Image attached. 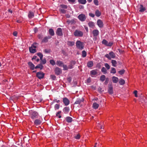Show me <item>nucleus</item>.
I'll return each instance as SVG.
<instances>
[{
	"instance_id": "f257e3e1",
	"label": "nucleus",
	"mask_w": 147,
	"mask_h": 147,
	"mask_svg": "<svg viewBox=\"0 0 147 147\" xmlns=\"http://www.w3.org/2000/svg\"><path fill=\"white\" fill-rule=\"evenodd\" d=\"M105 57L109 60H111V58L114 59L116 55L115 53L113 51H111L109 54H106Z\"/></svg>"
},
{
	"instance_id": "f03ea898",
	"label": "nucleus",
	"mask_w": 147,
	"mask_h": 147,
	"mask_svg": "<svg viewBox=\"0 0 147 147\" xmlns=\"http://www.w3.org/2000/svg\"><path fill=\"white\" fill-rule=\"evenodd\" d=\"M76 46L78 49L80 50L83 49L84 46V43L80 40H78L76 41Z\"/></svg>"
},
{
	"instance_id": "7ed1b4c3",
	"label": "nucleus",
	"mask_w": 147,
	"mask_h": 147,
	"mask_svg": "<svg viewBox=\"0 0 147 147\" xmlns=\"http://www.w3.org/2000/svg\"><path fill=\"white\" fill-rule=\"evenodd\" d=\"M74 34L75 36L82 37L83 35V33L81 31L76 30L74 32Z\"/></svg>"
},
{
	"instance_id": "20e7f679",
	"label": "nucleus",
	"mask_w": 147,
	"mask_h": 147,
	"mask_svg": "<svg viewBox=\"0 0 147 147\" xmlns=\"http://www.w3.org/2000/svg\"><path fill=\"white\" fill-rule=\"evenodd\" d=\"M55 74L57 75H60L62 73L61 69L58 67H56L54 70Z\"/></svg>"
},
{
	"instance_id": "39448f33",
	"label": "nucleus",
	"mask_w": 147,
	"mask_h": 147,
	"mask_svg": "<svg viewBox=\"0 0 147 147\" xmlns=\"http://www.w3.org/2000/svg\"><path fill=\"white\" fill-rule=\"evenodd\" d=\"M138 9L139 11L141 12H144L146 9L145 7H144L142 4L138 6Z\"/></svg>"
},
{
	"instance_id": "423d86ee",
	"label": "nucleus",
	"mask_w": 147,
	"mask_h": 147,
	"mask_svg": "<svg viewBox=\"0 0 147 147\" xmlns=\"http://www.w3.org/2000/svg\"><path fill=\"white\" fill-rule=\"evenodd\" d=\"M45 74L41 71H40L37 73L36 76L39 79H41L44 77Z\"/></svg>"
},
{
	"instance_id": "0eeeda50",
	"label": "nucleus",
	"mask_w": 147,
	"mask_h": 147,
	"mask_svg": "<svg viewBox=\"0 0 147 147\" xmlns=\"http://www.w3.org/2000/svg\"><path fill=\"white\" fill-rule=\"evenodd\" d=\"M38 113L34 111L33 112L31 116V117L32 119H34L38 118Z\"/></svg>"
},
{
	"instance_id": "6e6552de",
	"label": "nucleus",
	"mask_w": 147,
	"mask_h": 147,
	"mask_svg": "<svg viewBox=\"0 0 147 147\" xmlns=\"http://www.w3.org/2000/svg\"><path fill=\"white\" fill-rule=\"evenodd\" d=\"M56 34L59 36H62L63 35L62 29L60 28H58L56 31Z\"/></svg>"
},
{
	"instance_id": "1a4fd4ad",
	"label": "nucleus",
	"mask_w": 147,
	"mask_h": 147,
	"mask_svg": "<svg viewBox=\"0 0 147 147\" xmlns=\"http://www.w3.org/2000/svg\"><path fill=\"white\" fill-rule=\"evenodd\" d=\"M78 19L81 21H84L86 19V16L84 14H81L78 16Z\"/></svg>"
},
{
	"instance_id": "9d476101",
	"label": "nucleus",
	"mask_w": 147,
	"mask_h": 147,
	"mask_svg": "<svg viewBox=\"0 0 147 147\" xmlns=\"http://www.w3.org/2000/svg\"><path fill=\"white\" fill-rule=\"evenodd\" d=\"M63 101L65 106L68 105L69 103V101L67 98H63Z\"/></svg>"
},
{
	"instance_id": "9b49d317",
	"label": "nucleus",
	"mask_w": 147,
	"mask_h": 147,
	"mask_svg": "<svg viewBox=\"0 0 147 147\" xmlns=\"http://www.w3.org/2000/svg\"><path fill=\"white\" fill-rule=\"evenodd\" d=\"M84 101V99L83 98H78L77 99L76 101L75 102L74 104H79L81 102H83Z\"/></svg>"
},
{
	"instance_id": "f8f14e48",
	"label": "nucleus",
	"mask_w": 147,
	"mask_h": 147,
	"mask_svg": "<svg viewBox=\"0 0 147 147\" xmlns=\"http://www.w3.org/2000/svg\"><path fill=\"white\" fill-rule=\"evenodd\" d=\"M98 70L94 69L91 71L90 72V73L92 77H93V76H94L96 75L97 74Z\"/></svg>"
},
{
	"instance_id": "ddd939ff",
	"label": "nucleus",
	"mask_w": 147,
	"mask_h": 147,
	"mask_svg": "<svg viewBox=\"0 0 147 147\" xmlns=\"http://www.w3.org/2000/svg\"><path fill=\"white\" fill-rule=\"evenodd\" d=\"M97 24L100 28H102L103 26V24L101 20L99 19L97 21Z\"/></svg>"
},
{
	"instance_id": "4468645a",
	"label": "nucleus",
	"mask_w": 147,
	"mask_h": 147,
	"mask_svg": "<svg viewBox=\"0 0 147 147\" xmlns=\"http://www.w3.org/2000/svg\"><path fill=\"white\" fill-rule=\"evenodd\" d=\"M108 92L110 94H112L113 93V87L111 85H110L109 86Z\"/></svg>"
},
{
	"instance_id": "2eb2a0df",
	"label": "nucleus",
	"mask_w": 147,
	"mask_h": 147,
	"mask_svg": "<svg viewBox=\"0 0 147 147\" xmlns=\"http://www.w3.org/2000/svg\"><path fill=\"white\" fill-rule=\"evenodd\" d=\"M92 33L94 36L96 37L98 35L99 32L98 30L95 29L93 30Z\"/></svg>"
},
{
	"instance_id": "dca6fc26",
	"label": "nucleus",
	"mask_w": 147,
	"mask_h": 147,
	"mask_svg": "<svg viewBox=\"0 0 147 147\" xmlns=\"http://www.w3.org/2000/svg\"><path fill=\"white\" fill-rule=\"evenodd\" d=\"M28 64L30 67V69L31 70H33L35 68L34 65L32 62H28Z\"/></svg>"
},
{
	"instance_id": "f3484780",
	"label": "nucleus",
	"mask_w": 147,
	"mask_h": 147,
	"mask_svg": "<svg viewBox=\"0 0 147 147\" xmlns=\"http://www.w3.org/2000/svg\"><path fill=\"white\" fill-rule=\"evenodd\" d=\"M51 38V37L48 36H47L45 37L42 40V42H48V40Z\"/></svg>"
},
{
	"instance_id": "a211bd4d",
	"label": "nucleus",
	"mask_w": 147,
	"mask_h": 147,
	"mask_svg": "<svg viewBox=\"0 0 147 147\" xmlns=\"http://www.w3.org/2000/svg\"><path fill=\"white\" fill-rule=\"evenodd\" d=\"M41 123V120L39 119H36L35 120L34 122V124L36 125H40Z\"/></svg>"
},
{
	"instance_id": "6ab92c4d",
	"label": "nucleus",
	"mask_w": 147,
	"mask_h": 147,
	"mask_svg": "<svg viewBox=\"0 0 147 147\" xmlns=\"http://www.w3.org/2000/svg\"><path fill=\"white\" fill-rule=\"evenodd\" d=\"M63 111L65 113L67 114L69 111V107H65L63 108Z\"/></svg>"
},
{
	"instance_id": "aec40b11",
	"label": "nucleus",
	"mask_w": 147,
	"mask_h": 147,
	"mask_svg": "<svg viewBox=\"0 0 147 147\" xmlns=\"http://www.w3.org/2000/svg\"><path fill=\"white\" fill-rule=\"evenodd\" d=\"M28 16L29 18L31 19L34 17V13L32 11H30L28 13Z\"/></svg>"
},
{
	"instance_id": "412c9836",
	"label": "nucleus",
	"mask_w": 147,
	"mask_h": 147,
	"mask_svg": "<svg viewBox=\"0 0 147 147\" xmlns=\"http://www.w3.org/2000/svg\"><path fill=\"white\" fill-rule=\"evenodd\" d=\"M88 25L90 27L92 28H93L95 26L94 23L91 21L89 22Z\"/></svg>"
},
{
	"instance_id": "4be33fe9",
	"label": "nucleus",
	"mask_w": 147,
	"mask_h": 147,
	"mask_svg": "<svg viewBox=\"0 0 147 147\" xmlns=\"http://www.w3.org/2000/svg\"><path fill=\"white\" fill-rule=\"evenodd\" d=\"M30 52L31 53H34L36 52V49L33 48L32 47H29V48Z\"/></svg>"
},
{
	"instance_id": "5701e85b",
	"label": "nucleus",
	"mask_w": 147,
	"mask_h": 147,
	"mask_svg": "<svg viewBox=\"0 0 147 147\" xmlns=\"http://www.w3.org/2000/svg\"><path fill=\"white\" fill-rule=\"evenodd\" d=\"M112 81L114 83H117L118 81V78L115 76H113L112 77Z\"/></svg>"
},
{
	"instance_id": "b1692460",
	"label": "nucleus",
	"mask_w": 147,
	"mask_h": 147,
	"mask_svg": "<svg viewBox=\"0 0 147 147\" xmlns=\"http://www.w3.org/2000/svg\"><path fill=\"white\" fill-rule=\"evenodd\" d=\"M65 119L66 121L68 123H71L72 121V118L70 117H67Z\"/></svg>"
},
{
	"instance_id": "393cba45",
	"label": "nucleus",
	"mask_w": 147,
	"mask_h": 147,
	"mask_svg": "<svg viewBox=\"0 0 147 147\" xmlns=\"http://www.w3.org/2000/svg\"><path fill=\"white\" fill-rule=\"evenodd\" d=\"M75 42L74 41H67V45L69 46H72L74 45Z\"/></svg>"
},
{
	"instance_id": "a878e982",
	"label": "nucleus",
	"mask_w": 147,
	"mask_h": 147,
	"mask_svg": "<svg viewBox=\"0 0 147 147\" xmlns=\"http://www.w3.org/2000/svg\"><path fill=\"white\" fill-rule=\"evenodd\" d=\"M95 14L96 16L99 17L100 16L101 13L98 10H96L95 11Z\"/></svg>"
},
{
	"instance_id": "bb28decb",
	"label": "nucleus",
	"mask_w": 147,
	"mask_h": 147,
	"mask_svg": "<svg viewBox=\"0 0 147 147\" xmlns=\"http://www.w3.org/2000/svg\"><path fill=\"white\" fill-rule=\"evenodd\" d=\"M56 64L59 66H61L63 65V63L62 61H57L56 62Z\"/></svg>"
},
{
	"instance_id": "cd10ccee",
	"label": "nucleus",
	"mask_w": 147,
	"mask_h": 147,
	"mask_svg": "<svg viewBox=\"0 0 147 147\" xmlns=\"http://www.w3.org/2000/svg\"><path fill=\"white\" fill-rule=\"evenodd\" d=\"M99 106V104L97 103L96 102H94L93 104V107L94 109H98Z\"/></svg>"
},
{
	"instance_id": "c85d7f7f",
	"label": "nucleus",
	"mask_w": 147,
	"mask_h": 147,
	"mask_svg": "<svg viewBox=\"0 0 147 147\" xmlns=\"http://www.w3.org/2000/svg\"><path fill=\"white\" fill-rule=\"evenodd\" d=\"M106 76L104 75H101L100 78V80L102 82H103L106 79Z\"/></svg>"
},
{
	"instance_id": "c756f323",
	"label": "nucleus",
	"mask_w": 147,
	"mask_h": 147,
	"mask_svg": "<svg viewBox=\"0 0 147 147\" xmlns=\"http://www.w3.org/2000/svg\"><path fill=\"white\" fill-rule=\"evenodd\" d=\"M49 34L52 36H54L55 34L54 31L53 29L52 28H50L49 29Z\"/></svg>"
},
{
	"instance_id": "7c9ffc66",
	"label": "nucleus",
	"mask_w": 147,
	"mask_h": 147,
	"mask_svg": "<svg viewBox=\"0 0 147 147\" xmlns=\"http://www.w3.org/2000/svg\"><path fill=\"white\" fill-rule=\"evenodd\" d=\"M43 68V66L41 63L35 67V69L40 68L41 70Z\"/></svg>"
},
{
	"instance_id": "2f4dec72",
	"label": "nucleus",
	"mask_w": 147,
	"mask_h": 147,
	"mask_svg": "<svg viewBox=\"0 0 147 147\" xmlns=\"http://www.w3.org/2000/svg\"><path fill=\"white\" fill-rule=\"evenodd\" d=\"M93 63L92 61H90L88 62L87 66L88 67H91L93 65Z\"/></svg>"
},
{
	"instance_id": "473e14b6",
	"label": "nucleus",
	"mask_w": 147,
	"mask_h": 147,
	"mask_svg": "<svg viewBox=\"0 0 147 147\" xmlns=\"http://www.w3.org/2000/svg\"><path fill=\"white\" fill-rule=\"evenodd\" d=\"M111 63L113 66L115 67L116 66L117 62L116 60H112Z\"/></svg>"
},
{
	"instance_id": "72a5a7b5",
	"label": "nucleus",
	"mask_w": 147,
	"mask_h": 147,
	"mask_svg": "<svg viewBox=\"0 0 147 147\" xmlns=\"http://www.w3.org/2000/svg\"><path fill=\"white\" fill-rule=\"evenodd\" d=\"M78 1L80 3L82 4H85L86 3V0H78Z\"/></svg>"
},
{
	"instance_id": "f704fd0d",
	"label": "nucleus",
	"mask_w": 147,
	"mask_h": 147,
	"mask_svg": "<svg viewBox=\"0 0 147 147\" xmlns=\"http://www.w3.org/2000/svg\"><path fill=\"white\" fill-rule=\"evenodd\" d=\"M119 83L120 85H123L125 84V81L124 80L121 79L119 81Z\"/></svg>"
},
{
	"instance_id": "c9c22d12",
	"label": "nucleus",
	"mask_w": 147,
	"mask_h": 147,
	"mask_svg": "<svg viewBox=\"0 0 147 147\" xmlns=\"http://www.w3.org/2000/svg\"><path fill=\"white\" fill-rule=\"evenodd\" d=\"M87 55V53L86 51L83 50L82 51V57H86Z\"/></svg>"
},
{
	"instance_id": "e433bc0d",
	"label": "nucleus",
	"mask_w": 147,
	"mask_h": 147,
	"mask_svg": "<svg viewBox=\"0 0 147 147\" xmlns=\"http://www.w3.org/2000/svg\"><path fill=\"white\" fill-rule=\"evenodd\" d=\"M37 55L40 57V60H42V59L43 55L42 53H37Z\"/></svg>"
},
{
	"instance_id": "4c0bfd02",
	"label": "nucleus",
	"mask_w": 147,
	"mask_h": 147,
	"mask_svg": "<svg viewBox=\"0 0 147 147\" xmlns=\"http://www.w3.org/2000/svg\"><path fill=\"white\" fill-rule=\"evenodd\" d=\"M41 60V63L42 65H44L47 62V61L45 59H42Z\"/></svg>"
},
{
	"instance_id": "58836bf2",
	"label": "nucleus",
	"mask_w": 147,
	"mask_h": 147,
	"mask_svg": "<svg viewBox=\"0 0 147 147\" xmlns=\"http://www.w3.org/2000/svg\"><path fill=\"white\" fill-rule=\"evenodd\" d=\"M101 71L105 74L107 73V70L106 68L104 67H102L101 69Z\"/></svg>"
},
{
	"instance_id": "ea45409f",
	"label": "nucleus",
	"mask_w": 147,
	"mask_h": 147,
	"mask_svg": "<svg viewBox=\"0 0 147 147\" xmlns=\"http://www.w3.org/2000/svg\"><path fill=\"white\" fill-rule=\"evenodd\" d=\"M116 73V70L115 68L114 67H112L111 68V73L113 74H115Z\"/></svg>"
},
{
	"instance_id": "a19ab883",
	"label": "nucleus",
	"mask_w": 147,
	"mask_h": 147,
	"mask_svg": "<svg viewBox=\"0 0 147 147\" xmlns=\"http://www.w3.org/2000/svg\"><path fill=\"white\" fill-rule=\"evenodd\" d=\"M59 11L63 13H65L66 12V11L62 8H60L59 9Z\"/></svg>"
},
{
	"instance_id": "79ce46f5",
	"label": "nucleus",
	"mask_w": 147,
	"mask_h": 147,
	"mask_svg": "<svg viewBox=\"0 0 147 147\" xmlns=\"http://www.w3.org/2000/svg\"><path fill=\"white\" fill-rule=\"evenodd\" d=\"M60 6L61 7V8H64L65 9H66L67 8V5H60Z\"/></svg>"
},
{
	"instance_id": "37998d69",
	"label": "nucleus",
	"mask_w": 147,
	"mask_h": 147,
	"mask_svg": "<svg viewBox=\"0 0 147 147\" xmlns=\"http://www.w3.org/2000/svg\"><path fill=\"white\" fill-rule=\"evenodd\" d=\"M102 44H104L107 46L108 42L106 40L104 39L102 40Z\"/></svg>"
},
{
	"instance_id": "c03bdc74",
	"label": "nucleus",
	"mask_w": 147,
	"mask_h": 147,
	"mask_svg": "<svg viewBox=\"0 0 147 147\" xmlns=\"http://www.w3.org/2000/svg\"><path fill=\"white\" fill-rule=\"evenodd\" d=\"M125 71V70L123 69L119 71H118V73H119V74H120L122 75L124 73Z\"/></svg>"
},
{
	"instance_id": "a18cd8bd",
	"label": "nucleus",
	"mask_w": 147,
	"mask_h": 147,
	"mask_svg": "<svg viewBox=\"0 0 147 147\" xmlns=\"http://www.w3.org/2000/svg\"><path fill=\"white\" fill-rule=\"evenodd\" d=\"M59 104H56L55 105L54 108L55 110L58 109L59 108Z\"/></svg>"
},
{
	"instance_id": "49530a36",
	"label": "nucleus",
	"mask_w": 147,
	"mask_h": 147,
	"mask_svg": "<svg viewBox=\"0 0 147 147\" xmlns=\"http://www.w3.org/2000/svg\"><path fill=\"white\" fill-rule=\"evenodd\" d=\"M63 70H67L68 68V67H67L66 65H63Z\"/></svg>"
},
{
	"instance_id": "de8ad7c7",
	"label": "nucleus",
	"mask_w": 147,
	"mask_h": 147,
	"mask_svg": "<svg viewBox=\"0 0 147 147\" xmlns=\"http://www.w3.org/2000/svg\"><path fill=\"white\" fill-rule=\"evenodd\" d=\"M50 63L53 65H55V61L53 60H51L50 61Z\"/></svg>"
},
{
	"instance_id": "09e8293b",
	"label": "nucleus",
	"mask_w": 147,
	"mask_h": 147,
	"mask_svg": "<svg viewBox=\"0 0 147 147\" xmlns=\"http://www.w3.org/2000/svg\"><path fill=\"white\" fill-rule=\"evenodd\" d=\"M109 78H106L105 81L104 83L105 84L107 85L108 84L109 81Z\"/></svg>"
},
{
	"instance_id": "8fccbe9b",
	"label": "nucleus",
	"mask_w": 147,
	"mask_h": 147,
	"mask_svg": "<svg viewBox=\"0 0 147 147\" xmlns=\"http://www.w3.org/2000/svg\"><path fill=\"white\" fill-rule=\"evenodd\" d=\"M105 65L108 70L109 69H110V66L107 63H105Z\"/></svg>"
},
{
	"instance_id": "3c124183",
	"label": "nucleus",
	"mask_w": 147,
	"mask_h": 147,
	"mask_svg": "<svg viewBox=\"0 0 147 147\" xmlns=\"http://www.w3.org/2000/svg\"><path fill=\"white\" fill-rule=\"evenodd\" d=\"M80 135L79 134H77L75 136H74V138H75L77 139H79L80 138Z\"/></svg>"
},
{
	"instance_id": "603ef678",
	"label": "nucleus",
	"mask_w": 147,
	"mask_h": 147,
	"mask_svg": "<svg viewBox=\"0 0 147 147\" xmlns=\"http://www.w3.org/2000/svg\"><path fill=\"white\" fill-rule=\"evenodd\" d=\"M51 78L53 80H55L56 78V76L54 75H51Z\"/></svg>"
},
{
	"instance_id": "864d4df0",
	"label": "nucleus",
	"mask_w": 147,
	"mask_h": 147,
	"mask_svg": "<svg viewBox=\"0 0 147 147\" xmlns=\"http://www.w3.org/2000/svg\"><path fill=\"white\" fill-rule=\"evenodd\" d=\"M51 51V50L50 49H45L44 51V52H45L46 53H48L50 52Z\"/></svg>"
},
{
	"instance_id": "5fc2aeb1",
	"label": "nucleus",
	"mask_w": 147,
	"mask_h": 147,
	"mask_svg": "<svg viewBox=\"0 0 147 147\" xmlns=\"http://www.w3.org/2000/svg\"><path fill=\"white\" fill-rule=\"evenodd\" d=\"M93 1L95 5H98V0H94Z\"/></svg>"
},
{
	"instance_id": "6e6d98bb",
	"label": "nucleus",
	"mask_w": 147,
	"mask_h": 147,
	"mask_svg": "<svg viewBox=\"0 0 147 147\" xmlns=\"http://www.w3.org/2000/svg\"><path fill=\"white\" fill-rule=\"evenodd\" d=\"M113 45V43L111 42H108L107 46L111 47Z\"/></svg>"
},
{
	"instance_id": "4d7b16f0",
	"label": "nucleus",
	"mask_w": 147,
	"mask_h": 147,
	"mask_svg": "<svg viewBox=\"0 0 147 147\" xmlns=\"http://www.w3.org/2000/svg\"><path fill=\"white\" fill-rule=\"evenodd\" d=\"M76 63V61H71L70 63L71 64V65L73 66Z\"/></svg>"
},
{
	"instance_id": "13d9d810",
	"label": "nucleus",
	"mask_w": 147,
	"mask_h": 147,
	"mask_svg": "<svg viewBox=\"0 0 147 147\" xmlns=\"http://www.w3.org/2000/svg\"><path fill=\"white\" fill-rule=\"evenodd\" d=\"M134 94L135 96L136 97H138V95H137L138 92H137V90H135L134 92Z\"/></svg>"
},
{
	"instance_id": "bf43d9fd",
	"label": "nucleus",
	"mask_w": 147,
	"mask_h": 147,
	"mask_svg": "<svg viewBox=\"0 0 147 147\" xmlns=\"http://www.w3.org/2000/svg\"><path fill=\"white\" fill-rule=\"evenodd\" d=\"M89 15L92 18H94L95 16V15L94 14L92 13H89Z\"/></svg>"
},
{
	"instance_id": "052dcab7",
	"label": "nucleus",
	"mask_w": 147,
	"mask_h": 147,
	"mask_svg": "<svg viewBox=\"0 0 147 147\" xmlns=\"http://www.w3.org/2000/svg\"><path fill=\"white\" fill-rule=\"evenodd\" d=\"M37 43H34L31 46V47H33V48H34L35 49L36 48V46L35 45L37 44Z\"/></svg>"
},
{
	"instance_id": "680f3d73",
	"label": "nucleus",
	"mask_w": 147,
	"mask_h": 147,
	"mask_svg": "<svg viewBox=\"0 0 147 147\" xmlns=\"http://www.w3.org/2000/svg\"><path fill=\"white\" fill-rule=\"evenodd\" d=\"M73 65H71V64L70 63L69 65L68 66V67L69 69H71L73 68Z\"/></svg>"
},
{
	"instance_id": "e2e57ef3",
	"label": "nucleus",
	"mask_w": 147,
	"mask_h": 147,
	"mask_svg": "<svg viewBox=\"0 0 147 147\" xmlns=\"http://www.w3.org/2000/svg\"><path fill=\"white\" fill-rule=\"evenodd\" d=\"M38 37L39 39H42L43 37V36L42 35L39 34L38 35Z\"/></svg>"
},
{
	"instance_id": "0e129e2a",
	"label": "nucleus",
	"mask_w": 147,
	"mask_h": 147,
	"mask_svg": "<svg viewBox=\"0 0 147 147\" xmlns=\"http://www.w3.org/2000/svg\"><path fill=\"white\" fill-rule=\"evenodd\" d=\"M70 3H74L75 1V0H67Z\"/></svg>"
},
{
	"instance_id": "69168bd1",
	"label": "nucleus",
	"mask_w": 147,
	"mask_h": 147,
	"mask_svg": "<svg viewBox=\"0 0 147 147\" xmlns=\"http://www.w3.org/2000/svg\"><path fill=\"white\" fill-rule=\"evenodd\" d=\"M91 80L90 78H88L87 80V82L88 83H90L91 82Z\"/></svg>"
},
{
	"instance_id": "338daca9",
	"label": "nucleus",
	"mask_w": 147,
	"mask_h": 147,
	"mask_svg": "<svg viewBox=\"0 0 147 147\" xmlns=\"http://www.w3.org/2000/svg\"><path fill=\"white\" fill-rule=\"evenodd\" d=\"M17 33L16 32H13V34L14 36H17Z\"/></svg>"
},
{
	"instance_id": "774afa93",
	"label": "nucleus",
	"mask_w": 147,
	"mask_h": 147,
	"mask_svg": "<svg viewBox=\"0 0 147 147\" xmlns=\"http://www.w3.org/2000/svg\"><path fill=\"white\" fill-rule=\"evenodd\" d=\"M54 101L55 102H56L57 103H59L60 102L59 100H57V99H55L54 100Z\"/></svg>"
}]
</instances>
